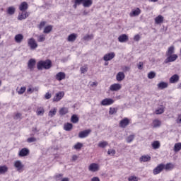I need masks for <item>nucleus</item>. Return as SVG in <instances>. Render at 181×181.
Here are the masks:
<instances>
[{"label": "nucleus", "instance_id": "obj_1", "mask_svg": "<svg viewBox=\"0 0 181 181\" xmlns=\"http://www.w3.org/2000/svg\"><path fill=\"white\" fill-rule=\"evenodd\" d=\"M37 69L40 71H42L43 69L49 70V69H52V61L50 59L39 61L37 63Z\"/></svg>", "mask_w": 181, "mask_h": 181}, {"label": "nucleus", "instance_id": "obj_2", "mask_svg": "<svg viewBox=\"0 0 181 181\" xmlns=\"http://www.w3.org/2000/svg\"><path fill=\"white\" fill-rule=\"evenodd\" d=\"M28 46L30 47V50H35L37 49V42H36L35 38L31 37L28 40Z\"/></svg>", "mask_w": 181, "mask_h": 181}, {"label": "nucleus", "instance_id": "obj_3", "mask_svg": "<svg viewBox=\"0 0 181 181\" xmlns=\"http://www.w3.org/2000/svg\"><path fill=\"white\" fill-rule=\"evenodd\" d=\"M167 58L164 60V64H168V63H172L177 60V54H173L171 55H166Z\"/></svg>", "mask_w": 181, "mask_h": 181}, {"label": "nucleus", "instance_id": "obj_4", "mask_svg": "<svg viewBox=\"0 0 181 181\" xmlns=\"http://www.w3.org/2000/svg\"><path fill=\"white\" fill-rule=\"evenodd\" d=\"M165 169V164L160 163L153 170V175H159Z\"/></svg>", "mask_w": 181, "mask_h": 181}, {"label": "nucleus", "instance_id": "obj_5", "mask_svg": "<svg viewBox=\"0 0 181 181\" xmlns=\"http://www.w3.org/2000/svg\"><path fill=\"white\" fill-rule=\"evenodd\" d=\"M88 170L93 173L98 172L100 170V165L95 163H93L88 166Z\"/></svg>", "mask_w": 181, "mask_h": 181}, {"label": "nucleus", "instance_id": "obj_6", "mask_svg": "<svg viewBox=\"0 0 181 181\" xmlns=\"http://www.w3.org/2000/svg\"><path fill=\"white\" fill-rule=\"evenodd\" d=\"M64 97V92L57 93L55 96L53 98L52 101L54 103H59L62 98Z\"/></svg>", "mask_w": 181, "mask_h": 181}, {"label": "nucleus", "instance_id": "obj_7", "mask_svg": "<svg viewBox=\"0 0 181 181\" xmlns=\"http://www.w3.org/2000/svg\"><path fill=\"white\" fill-rule=\"evenodd\" d=\"M14 168H16L17 172H22L23 170V164L21 160H16L14 162Z\"/></svg>", "mask_w": 181, "mask_h": 181}, {"label": "nucleus", "instance_id": "obj_8", "mask_svg": "<svg viewBox=\"0 0 181 181\" xmlns=\"http://www.w3.org/2000/svg\"><path fill=\"white\" fill-rule=\"evenodd\" d=\"M90 134H91V129H90L82 131V132H79L78 138H81V139L87 138V136H88V135H90Z\"/></svg>", "mask_w": 181, "mask_h": 181}, {"label": "nucleus", "instance_id": "obj_9", "mask_svg": "<svg viewBox=\"0 0 181 181\" xmlns=\"http://www.w3.org/2000/svg\"><path fill=\"white\" fill-rule=\"evenodd\" d=\"M114 57H115V52L107 53V54L104 55L103 60L105 62H110V60H112V59H114Z\"/></svg>", "mask_w": 181, "mask_h": 181}, {"label": "nucleus", "instance_id": "obj_10", "mask_svg": "<svg viewBox=\"0 0 181 181\" xmlns=\"http://www.w3.org/2000/svg\"><path fill=\"white\" fill-rule=\"evenodd\" d=\"M100 104L103 106L112 105V104H114V100L111 98H105L101 101Z\"/></svg>", "mask_w": 181, "mask_h": 181}, {"label": "nucleus", "instance_id": "obj_11", "mask_svg": "<svg viewBox=\"0 0 181 181\" xmlns=\"http://www.w3.org/2000/svg\"><path fill=\"white\" fill-rule=\"evenodd\" d=\"M129 125V119L125 117L123 119H122L119 122V127L121 128H127Z\"/></svg>", "mask_w": 181, "mask_h": 181}, {"label": "nucleus", "instance_id": "obj_12", "mask_svg": "<svg viewBox=\"0 0 181 181\" xmlns=\"http://www.w3.org/2000/svg\"><path fill=\"white\" fill-rule=\"evenodd\" d=\"M29 153H30V151L28 150V148H23L19 151L18 156L21 158H23L24 156H28V155H29Z\"/></svg>", "mask_w": 181, "mask_h": 181}, {"label": "nucleus", "instance_id": "obj_13", "mask_svg": "<svg viewBox=\"0 0 181 181\" xmlns=\"http://www.w3.org/2000/svg\"><path fill=\"white\" fill-rule=\"evenodd\" d=\"M35 64H36V60L35 59H30L28 61V67L30 70V71H33V69H35Z\"/></svg>", "mask_w": 181, "mask_h": 181}, {"label": "nucleus", "instance_id": "obj_14", "mask_svg": "<svg viewBox=\"0 0 181 181\" xmlns=\"http://www.w3.org/2000/svg\"><path fill=\"white\" fill-rule=\"evenodd\" d=\"M81 4L84 8H90L93 5V0H81Z\"/></svg>", "mask_w": 181, "mask_h": 181}, {"label": "nucleus", "instance_id": "obj_15", "mask_svg": "<svg viewBox=\"0 0 181 181\" xmlns=\"http://www.w3.org/2000/svg\"><path fill=\"white\" fill-rule=\"evenodd\" d=\"M29 8V5L26 1L22 2L19 6V10L21 11V12H25Z\"/></svg>", "mask_w": 181, "mask_h": 181}, {"label": "nucleus", "instance_id": "obj_16", "mask_svg": "<svg viewBox=\"0 0 181 181\" xmlns=\"http://www.w3.org/2000/svg\"><path fill=\"white\" fill-rule=\"evenodd\" d=\"M55 78L58 80V81H62V80L66 78V74H64V72H59L56 74Z\"/></svg>", "mask_w": 181, "mask_h": 181}, {"label": "nucleus", "instance_id": "obj_17", "mask_svg": "<svg viewBox=\"0 0 181 181\" xmlns=\"http://www.w3.org/2000/svg\"><path fill=\"white\" fill-rule=\"evenodd\" d=\"M122 88L121 84L119 83H114L112 84L110 87V91H119V90Z\"/></svg>", "mask_w": 181, "mask_h": 181}, {"label": "nucleus", "instance_id": "obj_18", "mask_svg": "<svg viewBox=\"0 0 181 181\" xmlns=\"http://www.w3.org/2000/svg\"><path fill=\"white\" fill-rule=\"evenodd\" d=\"M169 81L171 84H175V83H177V81H179V75L177 74L173 75L170 78Z\"/></svg>", "mask_w": 181, "mask_h": 181}, {"label": "nucleus", "instance_id": "obj_19", "mask_svg": "<svg viewBox=\"0 0 181 181\" xmlns=\"http://www.w3.org/2000/svg\"><path fill=\"white\" fill-rule=\"evenodd\" d=\"M124 78H125V74H124V72L120 71L117 74L116 80H117V81H122Z\"/></svg>", "mask_w": 181, "mask_h": 181}, {"label": "nucleus", "instance_id": "obj_20", "mask_svg": "<svg viewBox=\"0 0 181 181\" xmlns=\"http://www.w3.org/2000/svg\"><path fill=\"white\" fill-rule=\"evenodd\" d=\"M128 39V35L126 34L121 35L118 37V40L120 42V43H125V42H127Z\"/></svg>", "mask_w": 181, "mask_h": 181}, {"label": "nucleus", "instance_id": "obj_21", "mask_svg": "<svg viewBox=\"0 0 181 181\" xmlns=\"http://www.w3.org/2000/svg\"><path fill=\"white\" fill-rule=\"evenodd\" d=\"M164 18L163 16L159 15L155 18V23L156 25H160V23H163Z\"/></svg>", "mask_w": 181, "mask_h": 181}, {"label": "nucleus", "instance_id": "obj_22", "mask_svg": "<svg viewBox=\"0 0 181 181\" xmlns=\"http://www.w3.org/2000/svg\"><path fill=\"white\" fill-rule=\"evenodd\" d=\"M64 131L70 132L73 129V124L71 123H65L64 124Z\"/></svg>", "mask_w": 181, "mask_h": 181}, {"label": "nucleus", "instance_id": "obj_23", "mask_svg": "<svg viewBox=\"0 0 181 181\" xmlns=\"http://www.w3.org/2000/svg\"><path fill=\"white\" fill-rule=\"evenodd\" d=\"M14 40L15 42H16V43H21L22 40H23V35L22 34L16 35L14 37Z\"/></svg>", "mask_w": 181, "mask_h": 181}, {"label": "nucleus", "instance_id": "obj_24", "mask_svg": "<svg viewBox=\"0 0 181 181\" xmlns=\"http://www.w3.org/2000/svg\"><path fill=\"white\" fill-rule=\"evenodd\" d=\"M173 53H175V46L172 45L168 49L165 56H170L174 54Z\"/></svg>", "mask_w": 181, "mask_h": 181}, {"label": "nucleus", "instance_id": "obj_25", "mask_svg": "<svg viewBox=\"0 0 181 181\" xmlns=\"http://www.w3.org/2000/svg\"><path fill=\"white\" fill-rule=\"evenodd\" d=\"M164 169L165 170H172L175 169V165L172 163H168L166 165H164Z\"/></svg>", "mask_w": 181, "mask_h": 181}, {"label": "nucleus", "instance_id": "obj_26", "mask_svg": "<svg viewBox=\"0 0 181 181\" xmlns=\"http://www.w3.org/2000/svg\"><path fill=\"white\" fill-rule=\"evenodd\" d=\"M162 125V122L158 119H156L153 121V128H159Z\"/></svg>", "mask_w": 181, "mask_h": 181}, {"label": "nucleus", "instance_id": "obj_27", "mask_svg": "<svg viewBox=\"0 0 181 181\" xmlns=\"http://www.w3.org/2000/svg\"><path fill=\"white\" fill-rule=\"evenodd\" d=\"M77 39V34L72 33L68 36L67 41L68 42H74Z\"/></svg>", "mask_w": 181, "mask_h": 181}, {"label": "nucleus", "instance_id": "obj_28", "mask_svg": "<svg viewBox=\"0 0 181 181\" xmlns=\"http://www.w3.org/2000/svg\"><path fill=\"white\" fill-rule=\"evenodd\" d=\"M168 83L163 82V81L160 82L157 85L158 88H160V90H163V88H168Z\"/></svg>", "mask_w": 181, "mask_h": 181}, {"label": "nucleus", "instance_id": "obj_29", "mask_svg": "<svg viewBox=\"0 0 181 181\" xmlns=\"http://www.w3.org/2000/svg\"><path fill=\"white\" fill-rule=\"evenodd\" d=\"M151 146L153 149H159V148H160V142H159V141H154L151 144Z\"/></svg>", "mask_w": 181, "mask_h": 181}, {"label": "nucleus", "instance_id": "obj_30", "mask_svg": "<svg viewBox=\"0 0 181 181\" xmlns=\"http://www.w3.org/2000/svg\"><path fill=\"white\" fill-rule=\"evenodd\" d=\"M149 160H151V156H149L148 155L142 156L139 158L140 162H149Z\"/></svg>", "mask_w": 181, "mask_h": 181}, {"label": "nucleus", "instance_id": "obj_31", "mask_svg": "<svg viewBox=\"0 0 181 181\" xmlns=\"http://www.w3.org/2000/svg\"><path fill=\"white\" fill-rule=\"evenodd\" d=\"M59 115H66V114H69V108L62 107L59 111Z\"/></svg>", "mask_w": 181, "mask_h": 181}, {"label": "nucleus", "instance_id": "obj_32", "mask_svg": "<svg viewBox=\"0 0 181 181\" xmlns=\"http://www.w3.org/2000/svg\"><path fill=\"white\" fill-rule=\"evenodd\" d=\"M141 13V9L137 8L136 10H134L132 13H130V16H138Z\"/></svg>", "mask_w": 181, "mask_h": 181}, {"label": "nucleus", "instance_id": "obj_33", "mask_svg": "<svg viewBox=\"0 0 181 181\" xmlns=\"http://www.w3.org/2000/svg\"><path fill=\"white\" fill-rule=\"evenodd\" d=\"M71 122L73 124H77L78 122V117L77 115H73L71 117Z\"/></svg>", "mask_w": 181, "mask_h": 181}, {"label": "nucleus", "instance_id": "obj_34", "mask_svg": "<svg viewBox=\"0 0 181 181\" xmlns=\"http://www.w3.org/2000/svg\"><path fill=\"white\" fill-rule=\"evenodd\" d=\"M57 112V109L54 107V108L51 109V110L49 112L48 115H49V117H51V118H52V117H54V115H56Z\"/></svg>", "mask_w": 181, "mask_h": 181}, {"label": "nucleus", "instance_id": "obj_35", "mask_svg": "<svg viewBox=\"0 0 181 181\" xmlns=\"http://www.w3.org/2000/svg\"><path fill=\"white\" fill-rule=\"evenodd\" d=\"M37 115H43L45 114V108L43 107H40L37 108Z\"/></svg>", "mask_w": 181, "mask_h": 181}, {"label": "nucleus", "instance_id": "obj_36", "mask_svg": "<svg viewBox=\"0 0 181 181\" xmlns=\"http://www.w3.org/2000/svg\"><path fill=\"white\" fill-rule=\"evenodd\" d=\"M15 11H16V9L15 8V7L13 6H10L7 9V13L8 15H13L15 13Z\"/></svg>", "mask_w": 181, "mask_h": 181}, {"label": "nucleus", "instance_id": "obj_37", "mask_svg": "<svg viewBox=\"0 0 181 181\" xmlns=\"http://www.w3.org/2000/svg\"><path fill=\"white\" fill-rule=\"evenodd\" d=\"M117 107H110L109 114L110 115H114V114H117Z\"/></svg>", "mask_w": 181, "mask_h": 181}, {"label": "nucleus", "instance_id": "obj_38", "mask_svg": "<svg viewBox=\"0 0 181 181\" xmlns=\"http://www.w3.org/2000/svg\"><path fill=\"white\" fill-rule=\"evenodd\" d=\"M181 150V143H176L174 146V152H179Z\"/></svg>", "mask_w": 181, "mask_h": 181}, {"label": "nucleus", "instance_id": "obj_39", "mask_svg": "<svg viewBox=\"0 0 181 181\" xmlns=\"http://www.w3.org/2000/svg\"><path fill=\"white\" fill-rule=\"evenodd\" d=\"M51 30H53V26L47 25L44 28V33H50Z\"/></svg>", "mask_w": 181, "mask_h": 181}, {"label": "nucleus", "instance_id": "obj_40", "mask_svg": "<svg viewBox=\"0 0 181 181\" xmlns=\"http://www.w3.org/2000/svg\"><path fill=\"white\" fill-rule=\"evenodd\" d=\"M163 112H165V107H163V106H162L161 107H159L158 109H157L156 110V114L157 115H159L160 114H163Z\"/></svg>", "mask_w": 181, "mask_h": 181}, {"label": "nucleus", "instance_id": "obj_41", "mask_svg": "<svg viewBox=\"0 0 181 181\" xmlns=\"http://www.w3.org/2000/svg\"><path fill=\"white\" fill-rule=\"evenodd\" d=\"M74 149H76V151H80V149H81L83 148V144L78 142L76 144H75L74 146Z\"/></svg>", "mask_w": 181, "mask_h": 181}, {"label": "nucleus", "instance_id": "obj_42", "mask_svg": "<svg viewBox=\"0 0 181 181\" xmlns=\"http://www.w3.org/2000/svg\"><path fill=\"white\" fill-rule=\"evenodd\" d=\"M98 146H99V148H105V146H108V142L107 141H100V142H99Z\"/></svg>", "mask_w": 181, "mask_h": 181}, {"label": "nucleus", "instance_id": "obj_43", "mask_svg": "<svg viewBox=\"0 0 181 181\" xmlns=\"http://www.w3.org/2000/svg\"><path fill=\"white\" fill-rule=\"evenodd\" d=\"M155 77H156V73H155L154 71H150L148 74V78H150V80H152V78H155Z\"/></svg>", "mask_w": 181, "mask_h": 181}, {"label": "nucleus", "instance_id": "obj_44", "mask_svg": "<svg viewBox=\"0 0 181 181\" xmlns=\"http://www.w3.org/2000/svg\"><path fill=\"white\" fill-rule=\"evenodd\" d=\"M134 139H135V135L132 134V135L129 136L127 138V144H131V142H132V141H134Z\"/></svg>", "mask_w": 181, "mask_h": 181}, {"label": "nucleus", "instance_id": "obj_45", "mask_svg": "<svg viewBox=\"0 0 181 181\" xmlns=\"http://www.w3.org/2000/svg\"><path fill=\"white\" fill-rule=\"evenodd\" d=\"M93 38H94V35H87L83 37V40H86V41L93 40Z\"/></svg>", "mask_w": 181, "mask_h": 181}, {"label": "nucleus", "instance_id": "obj_46", "mask_svg": "<svg viewBox=\"0 0 181 181\" xmlns=\"http://www.w3.org/2000/svg\"><path fill=\"white\" fill-rule=\"evenodd\" d=\"M8 172V167L6 165L0 166V173H5Z\"/></svg>", "mask_w": 181, "mask_h": 181}, {"label": "nucleus", "instance_id": "obj_47", "mask_svg": "<svg viewBox=\"0 0 181 181\" xmlns=\"http://www.w3.org/2000/svg\"><path fill=\"white\" fill-rule=\"evenodd\" d=\"M81 1L82 0H75L74 4L73 6L74 9H77V6L81 5Z\"/></svg>", "mask_w": 181, "mask_h": 181}, {"label": "nucleus", "instance_id": "obj_48", "mask_svg": "<svg viewBox=\"0 0 181 181\" xmlns=\"http://www.w3.org/2000/svg\"><path fill=\"white\" fill-rule=\"evenodd\" d=\"M122 71H124V73H127V71H129V70H131V66H122Z\"/></svg>", "mask_w": 181, "mask_h": 181}, {"label": "nucleus", "instance_id": "obj_49", "mask_svg": "<svg viewBox=\"0 0 181 181\" xmlns=\"http://www.w3.org/2000/svg\"><path fill=\"white\" fill-rule=\"evenodd\" d=\"M24 11H22L21 14H19L18 16V21H23V19L25 18V13H23Z\"/></svg>", "mask_w": 181, "mask_h": 181}, {"label": "nucleus", "instance_id": "obj_50", "mask_svg": "<svg viewBox=\"0 0 181 181\" xmlns=\"http://www.w3.org/2000/svg\"><path fill=\"white\" fill-rule=\"evenodd\" d=\"M81 74H86L87 73L88 68L82 66L80 69Z\"/></svg>", "mask_w": 181, "mask_h": 181}, {"label": "nucleus", "instance_id": "obj_51", "mask_svg": "<svg viewBox=\"0 0 181 181\" xmlns=\"http://www.w3.org/2000/svg\"><path fill=\"white\" fill-rule=\"evenodd\" d=\"M37 139L35 137H30L27 139V142L28 144H32V142H36Z\"/></svg>", "mask_w": 181, "mask_h": 181}, {"label": "nucleus", "instance_id": "obj_52", "mask_svg": "<svg viewBox=\"0 0 181 181\" xmlns=\"http://www.w3.org/2000/svg\"><path fill=\"white\" fill-rule=\"evenodd\" d=\"M117 152L114 149H109L107 151V154L111 155L112 156H114Z\"/></svg>", "mask_w": 181, "mask_h": 181}, {"label": "nucleus", "instance_id": "obj_53", "mask_svg": "<svg viewBox=\"0 0 181 181\" xmlns=\"http://www.w3.org/2000/svg\"><path fill=\"white\" fill-rule=\"evenodd\" d=\"M45 25H46V23H45V21H42V22L40 23L39 26H38L40 30H42V29H43V28H45Z\"/></svg>", "mask_w": 181, "mask_h": 181}, {"label": "nucleus", "instance_id": "obj_54", "mask_svg": "<svg viewBox=\"0 0 181 181\" xmlns=\"http://www.w3.org/2000/svg\"><path fill=\"white\" fill-rule=\"evenodd\" d=\"M45 39H46V38L45 37V35H40V36L38 37L37 40H38V42H45Z\"/></svg>", "mask_w": 181, "mask_h": 181}, {"label": "nucleus", "instance_id": "obj_55", "mask_svg": "<svg viewBox=\"0 0 181 181\" xmlns=\"http://www.w3.org/2000/svg\"><path fill=\"white\" fill-rule=\"evenodd\" d=\"M26 91V87H21V89L18 90V94H23Z\"/></svg>", "mask_w": 181, "mask_h": 181}, {"label": "nucleus", "instance_id": "obj_56", "mask_svg": "<svg viewBox=\"0 0 181 181\" xmlns=\"http://www.w3.org/2000/svg\"><path fill=\"white\" fill-rule=\"evenodd\" d=\"M137 68L139 69V70H142V69H144V62H139L137 65Z\"/></svg>", "mask_w": 181, "mask_h": 181}, {"label": "nucleus", "instance_id": "obj_57", "mask_svg": "<svg viewBox=\"0 0 181 181\" xmlns=\"http://www.w3.org/2000/svg\"><path fill=\"white\" fill-rule=\"evenodd\" d=\"M45 98L46 100H50V98H52V94L49 93V92L46 93L45 95Z\"/></svg>", "mask_w": 181, "mask_h": 181}, {"label": "nucleus", "instance_id": "obj_58", "mask_svg": "<svg viewBox=\"0 0 181 181\" xmlns=\"http://www.w3.org/2000/svg\"><path fill=\"white\" fill-rule=\"evenodd\" d=\"M129 181H138V177L135 176H131L128 178Z\"/></svg>", "mask_w": 181, "mask_h": 181}, {"label": "nucleus", "instance_id": "obj_59", "mask_svg": "<svg viewBox=\"0 0 181 181\" xmlns=\"http://www.w3.org/2000/svg\"><path fill=\"white\" fill-rule=\"evenodd\" d=\"M141 36L139 35H136L134 37V40H135V42H139Z\"/></svg>", "mask_w": 181, "mask_h": 181}, {"label": "nucleus", "instance_id": "obj_60", "mask_svg": "<svg viewBox=\"0 0 181 181\" xmlns=\"http://www.w3.org/2000/svg\"><path fill=\"white\" fill-rule=\"evenodd\" d=\"M77 159H78V156H77V155H74L72 156V162H76Z\"/></svg>", "mask_w": 181, "mask_h": 181}, {"label": "nucleus", "instance_id": "obj_61", "mask_svg": "<svg viewBox=\"0 0 181 181\" xmlns=\"http://www.w3.org/2000/svg\"><path fill=\"white\" fill-rule=\"evenodd\" d=\"M90 181H100V177H93L91 178Z\"/></svg>", "mask_w": 181, "mask_h": 181}, {"label": "nucleus", "instance_id": "obj_62", "mask_svg": "<svg viewBox=\"0 0 181 181\" xmlns=\"http://www.w3.org/2000/svg\"><path fill=\"white\" fill-rule=\"evenodd\" d=\"M21 117H22V115L21 113H17L15 116V119H19V118H21Z\"/></svg>", "mask_w": 181, "mask_h": 181}, {"label": "nucleus", "instance_id": "obj_63", "mask_svg": "<svg viewBox=\"0 0 181 181\" xmlns=\"http://www.w3.org/2000/svg\"><path fill=\"white\" fill-rule=\"evenodd\" d=\"M177 123V124H181V115H178Z\"/></svg>", "mask_w": 181, "mask_h": 181}, {"label": "nucleus", "instance_id": "obj_64", "mask_svg": "<svg viewBox=\"0 0 181 181\" xmlns=\"http://www.w3.org/2000/svg\"><path fill=\"white\" fill-rule=\"evenodd\" d=\"M61 181H70V179L69 177H64Z\"/></svg>", "mask_w": 181, "mask_h": 181}]
</instances>
